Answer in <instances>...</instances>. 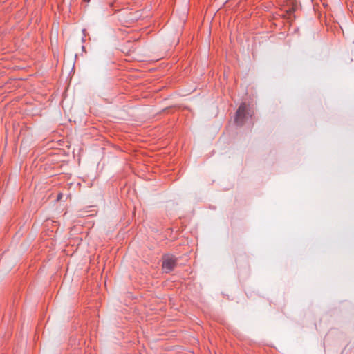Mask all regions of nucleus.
Segmentation results:
<instances>
[{"mask_svg": "<svg viewBox=\"0 0 354 354\" xmlns=\"http://www.w3.org/2000/svg\"><path fill=\"white\" fill-rule=\"evenodd\" d=\"M245 109H246V106L245 104H241L237 112H236V121L237 122H241V118H242V116L244 115L245 113Z\"/></svg>", "mask_w": 354, "mask_h": 354, "instance_id": "f03ea898", "label": "nucleus"}, {"mask_svg": "<svg viewBox=\"0 0 354 354\" xmlns=\"http://www.w3.org/2000/svg\"><path fill=\"white\" fill-rule=\"evenodd\" d=\"M85 31H86V30H85V29H83V30H82V32H83V34H84V35L85 34V33H84V32H85Z\"/></svg>", "mask_w": 354, "mask_h": 354, "instance_id": "7ed1b4c3", "label": "nucleus"}, {"mask_svg": "<svg viewBox=\"0 0 354 354\" xmlns=\"http://www.w3.org/2000/svg\"><path fill=\"white\" fill-rule=\"evenodd\" d=\"M84 1H85V2H87V3H88V2H89V1H90V0H84Z\"/></svg>", "mask_w": 354, "mask_h": 354, "instance_id": "20e7f679", "label": "nucleus"}, {"mask_svg": "<svg viewBox=\"0 0 354 354\" xmlns=\"http://www.w3.org/2000/svg\"><path fill=\"white\" fill-rule=\"evenodd\" d=\"M72 66H73V67H75V62H73V64H72Z\"/></svg>", "mask_w": 354, "mask_h": 354, "instance_id": "39448f33", "label": "nucleus"}, {"mask_svg": "<svg viewBox=\"0 0 354 354\" xmlns=\"http://www.w3.org/2000/svg\"><path fill=\"white\" fill-rule=\"evenodd\" d=\"M176 263V259L174 256L168 254L164 257L162 269L165 272L172 270Z\"/></svg>", "mask_w": 354, "mask_h": 354, "instance_id": "f257e3e1", "label": "nucleus"}]
</instances>
